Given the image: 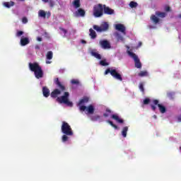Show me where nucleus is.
Returning <instances> with one entry per match:
<instances>
[{
    "label": "nucleus",
    "instance_id": "nucleus-1",
    "mask_svg": "<svg viewBox=\"0 0 181 181\" xmlns=\"http://www.w3.org/2000/svg\"><path fill=\"white\" fill-rule=\"evenodd\" d=\"M61 131L62 134H64V135L62 136V142H67V141H69V136H73L74 135L71 126H70V124H69V123L66 122H62Z\"/></svg>",
    "mask_w": 181,
    "mask_h": 181
},
{
    "label": "nucleus",
    "instance_id": "nucleus-2",
    "mask_svg": "<svg viewBox=\"0 0 181 181\" xmlns=\"http://www.w3.org/2000/svg\"><path fill=\"white\" fill-rule=\"evenodd\" d=\"M30 71H33L35 78L37 79L43 78V70L42 66L37 64V62H30L28 64Z\"/></svg>",
    "mask_w": 181,
    "mask_h": 181
},
{
    "label": "nucleus",
    "instance_id": "nucleus-3",
    "mask_svg": "<svg viewBox=\"0 0 181 181\" xmlns=\"http://www.w3.org/2000/svg\"><path fill=\"white\" fill-rule=\"evenodd\" d=\"M54 84L57 86V87L59 88V90L56 88L51 93V97L52 98H57L58 95H60L62 94V91H64L66 90V87L63 84H62V82L59 80V78H56L54 80Z\"/></svg>",
    "mask_w": 181,
    "mask_h": 181
},
{
    "label": "nucleus",
    "instance_id": "nucleus-4",
    "mask_svg": "<svg viewBox=\"0 0 181 181\" xmlns=\"http://www.w3.org/2000/svg\"><path fill=\"white\" fill-rule=\"evenodd\" d=\"M69 95L70 93H69V92H65L64 95L57 98V103H59L60 104H66L69 107H73V103L69 100Z\"/></svg>",
    "mask_w": 181,
    "mask_h": 181
},
{
    "label": "nucleus",
    "instance_id": "nucleus-5",
    "mask_svg": "<svg viewBox=\"0 0 181 181\" xmlns=\"http://www.w3.org/2000/svg\"><path fill=\"white\" fill-rule=\"evenodd\" d=\"M104 15V5L98 4L93 6V16L101 18Z\"/></svg>",
    "mask_w": 181,
    "mask_h": 181
},
{
    "label": "nucleus",
    "instance_id": "nucleus-6",
    "mask_svg": "<svg viewBox=\"0 0 181 181\" xmlns=\"http://www.w3.org/2000/svg\"><path fill=\"white\" fill-rule=\"evenodd\" d=\"M127 54L130 57H132V59H134V66L136 67V69H142V63H141V60L137 57L136 54L131 51H127Z\"/></svg>",
    "mask_w": 181,
    "mask_h": 181
},
{
    "label": "nucleus",
    "instance_id": "nucleus-7",
    "mask_svg": "<svg viewBox=\"0 0 181 181\" xmlns=\"http://www.w3.org/2000/svg\"><path fill=\"white\" fill-rule=\"evenodd\" d=\"M93 28L94 30H96V32L101 33L102 32H107L108 29H110V24H108V23L107 22H103L101 23L100 26L94 25Z\"/></svg>",
    "mask_w": 181,
    "mask_h": 181
},
{
    "label": "nucleus",
    "instance_id": "nucleus-8",
    "mask_svg": "<svg viewBox=\"0 0 181 181\" xmlns=\"http://www.w3.org/2000/svg\"><path fill=\"white\" fill-rule=\"evenodd\" d=\"M108 73H110L111 76L116 78V80H119V81H122V76L118 72H117L116 69H112L108 68L105 71V75L107 76Z\"/></svg>",
    "mask_w": 181,
    "mask_h": 181
},
{
    "label": "nucleus",
    "instance_id": "nucleus-9",
    "mask_svg": "<svg viewBox=\"0 0 181 181\" xmlns=\"http://www.w3.org/2000/svg\"><path fill=\"white\" fill-rule=\"evenodd\" d=\"M80 111H87L88 114L93 115L94 114V111L95 109L93 105H89L88 107L86 106H80L79 107Z\"/></svg>",
    "mask_w": 181,
    "mask_h": 181
},
{
    "label": "nucleus",
    "instance_id": "nucleus-10",
    "mask_svg": "<svg viewBox=\"0 0 181 181\" xmlns=\"http://www.w3.org/2000/svg\"><path fill=\"white\" fill-rule=\"evenodd\" d=\"M99 45L102 49H111V44L110 43V41L107 40H101L99 41Z\"/></svg>",
    "mask_w": 181,
    "mask_h": 181
},
{
    "label": "nucleus",
    "instance_id": "nucleus-11",
    "mask_svg": "<svg viewBox=\"0 0 181 181\" xmlns=\"http://www.w3.org/2000/svg\"><path fill=\"white\" fill-rule=\"evenodd\" d=\"M153 104L155 105H158V110L161 114H165L166 112V107L163 106V105L159 104V100L155 99L153 100Z\"/></svg>",
    "mask_w": 181,
    "mask_h": 181
},
{
    "label": "nucleus",
    "instance_id": "nucleus-12",
    "mask_svg": "<svg viewBox=\"0 0 181 181\" xmlns=\"http://www.w3.org/2000/svg\"><path fill=\"white\" fill-rule=\"evenodd\" d=\"M103 12L105 15H114V9L105 6V4L103 5Z\"/></svg>",
    "mask_w": 181,
    "mask_h": 181
},
{
    "label": "nucleus",
    "instance_id": "nucleus-13",
    "mask_svg": "<svg viewBox=\"0 0 181 181\" xmlns=\"http://www.w3.org/2000/svg\"><path fill=\"white\" fill-rule=\"evenodd\" d=\"M115 29H116V30H119V32H121L122 33H124V35L127 34L125 33V30H126L125 26L122 23L116 24Z\"/></svg>",
    "mask_w": 181,
    "mask_h": 181
},
{
    "label": "nucleus",
    "instance_id": "nucleus-14",
    "mask_svg": "<svg viewBox=\"0 0 181 181\" xmlns=\"http://www.w3.org/2000/svg\"><path fill=\"white\" fill-rule=\"evenodd\" d=\"M30 43V40H29L28 37H21L20 40V45L21 46H26V45H29Z\"/></svg>",
    "mask_w": 181,
    "mask_h": 181
},
{
    "label": "nucleus",
    "instance_id": "nucleus-15",
    "mask_svg": "<svg viewBox=\"0 0 181 181\" xmlns=\"http://www.w3.org/2000/svg\"><path fill=\"white\" fill-rule=\"evenodd\" d=\"M75 16H86V11H84L83 8L78 9V11L75 13Z\"/></svg>",
    "mask_w": 181,
    "mask_h": 181
},
{
    "label": "nucleus",
    "instance_id": "nucleus-16",
    "mask_svg": "<svg viewBox=\"0 0 181 181\" xmlns=\"http://www.w3.org/2000/svg\"><path fill=\"white\" fill-rule=\"evenodd\" d=\"M88 100L89 99L87 97L81 99L78 103V107H79V108L80 107H83V104H87V103H88Z\"/></svg>",
    "mask_w": 181,
    "mask_h": 181
},
{
    "label": "nucleus",
    "instance_id": "nucleus-17",
    "mask_svg": "<svg viewBox=\"0 0 181 181\" xmlns=\"http://www.w3.org/2000/svg\"><path fill=\"white\" fill-rule=\"evenodd\" d=\"M111 118L115 119V121H117V122H119V124H124V119L119 118V116L117 115H112Z\"/></svg>",
    "mask_w": 181,
    "mask_h": 181
},
{
    "label": "nucleus",
    "instance_id": "nucleus-18",
    "mask_svg": "<svg viewBox=\"0 0 181 181\" xmlns=\"http://www.w3.org/2000/svg\"><path fill=\"white\" fill-rule=\"evenodd\" d=\"M42 94L44 97H46V98L50 95V90H49V88H47V87L45 86L42 88Z\"/></svg>",
    "mask_w": 181,
    "mask_h": 181
},
{
    "label": "nucleus",
    "instance_id": "nucleus-19",
    "mask_svg": "<svg viewBox=\"0 0 181 181\" xmlns=\"http://www.w3.org/2000/svg\"><path fill=\"white\" fill-rule=\"evenodd\" d=\"M89 32V36L91 39H95V37H97V33L95 32L94 30H93V28H90Z\"/></svg>",
    "mask_w": 181,
    "mask_h": 181
},
{
    "label": "nucleus",
    "instance_id": "nucleus-20",
    "mask_svg": "<svg viewBox=\"0 0 181 181\" xmlns=\"http://www.w3.org/2000/svg\"><path fill=\"white\" fill-rule=\"evenodd\" d=\"M90 54L93 56V57H95V59H98V60H101V54H98V52L92 51Z\"/></svg>",
    "mask_w": 181,
    "mask_h": 181
},
{
    "label": "nucleus",
    "instance_id": "nucleus-21",
    "mask_svg": "<svg viewBox=\"0 0 181 181\" xmlns=\"http://www.w3.org/2000/svg\"><path fill=\"white\" fill-rule=\"evenodd\" d=\"M115 37L117 42H124V37H122V35L119 33H115Z\"/></svg>",
    "mask_w": 181,
    "mask_h": 181
},
{
    "label": "nucleus",
    "instance_id": "nucleus-22",
    "mask_svg": "<svg viewBox=\"0 0 181 181\" xmlns=\"http://www.w3.org/2000/svg\"><path fill=\"white\" fill-rule=\"evenodd\" d=\"M128 132V127H124L122 131V135L123 138H127V133Z\"/></svg>",
    "mask_w": 181,
    "mask_h": 181
},
{
    "label": "nucleus",
    "instance_id": "nucleus-23",
    "mask_svg": "<svg viewBox=\"0 0 181 181\" xmlns=\"http://www.w3.org/2000/svg\"><path fill=\"white\" fill-rule=\"evenodd\" d=\"M42 2H45V4L49 3V5L51 8H53L54 6V1L53 0H42Z\"/></svg>",
    "mask_w": 181,
    "mask_h": 181
},
{
    "label": "nucleus",
    "instance_id": "nucleus-24",
    "mask_svg": "<svg viewBox=\"0 0 181 181\" xmlns=\"http://www.w3.org/2000/svg\"><path fill=\"white\" fill-rule=\"evenodd\" d=\"M100 118H101V116L98 115L90 116V119L91 121H93V122L98 121V119H100Z\"/></svg>",
    "mask_w": 181,
    "mask_h": 181
},
{
    "label": "nucleus",
    "instance_id": "nucleus-25",
    "mask_svg": "<svg viewBox=\"0 0 181 181\" xmlns=\"http://www.w3.org/2000/svg\"><path fill=\"white\" fill-rule=\"evenodd\" d=\"M72 4H73L74 8H76V9L80 8V6H81L80 0H74Z\"/></svg>",
    "mask_w": 181,
    "mask_h": 181
},
{
    "label": "nucleus",
    "instance_id": "nucleus-26",
    "mask_svg": "<svg viewBox=\"0 0 181 181\" xmlns=\"http://www.w3.org/2000/svg\"><path fill=\"white\" fill-rule=\"evenodd\" d=\"M38 16H40V18H44V19L46 18V12L43 10H40L38 12Z\"/></svg>",
    "mask_w": 181,
    "mask_h": 181
},
{
    "label": "nucleus",
    "instance_id": "nucleus-27",
    "mask_svg": "<svg viewBox=\"0 0 181 181\" xmlns=\"http://www.w3.org/2000/svg\"><path fill=\"white\" fill-rule=\"evenodd\" d=\"M46 57L47 60H52L53 59V52L49 51L47 52Z\"/></svg>",
    "mask_w": 181,
    "mask_h": 181
},
{
    "label": "nucleus",
    "instance_id": "nucleus-28",
    "mask_svg": "<svg viewBox=\"0 0 181 181\" xmlns=\"http://www.w3.org/2000/svg\"><path fill=\"white\" fill-rule=\"evenodd\" d=\"M139 77H146L148 76V71H141L139 74Z\"/></svg>",
    "mask_w": 181,
    "mask_h": 181
},
{
    "label": "nucleus",
    "instance_id": "nucleus-29",
    "mask_svg": "<svg viewBox=\"0 0 181 181\" xmlns=\"http://www.w3.org/2000/svg\"><path fill=\"white\" fill-rule=\"evenodd\" d=\"M156 15L159 18H165L166 16V13L157 11L156 12Z\"/></svg>",
    "mask_w": 181,
    "mask_h": 181
},
{
    "label": "nucleus",
    "instance_id": "nucleus-30",
    "mask_svg": "<svg viewBox=\"0 0 181 181\" xmlns=\"http://www.w3.org/2000/svg\"><path fill=\"white\" fill-rule=\"evenodd\" d=\"M13 5H15L13 1H11V4L9 2L4 3V6H6V8H11V6H13Z\"/></svg>",
    "mask_w": 181,
    "mask_h": 181
},
{
    "label": "nucleus",
    "instance_id": "nucleus-31",
    "mask_svg": "<svg viewBox=\"0 0 181 181\" xmlns=\"http://www.w3.org/2000/svg\"><path fill=\"white\" fill-rule=\"evenodd\" d=\"M151 21H153L154 23H159V18H158L155 15L151 16Z\"/></svg>",
    "mask_w": 181,
    "mask_h": 181
},
{
    "label": "nucleus",
    "instance_id": "nucleus-32",
    "mask_svg": "<svg viewBox=\"0 0 181 181\" xmlns=\"http://www.w3.org/2000/svg\"><path fill=\"white\" fill-rule=\"evenodd\" d=\"M100 66H103L110 65V64L108 62H107L106 59H103V60L100 61Z\"/></svg>",
    "mask_w": 181,
    "mask_h": 181
},
{
    "label": "nucleus",
    "instance_id": "nucleus-33",
    "mask_svg": "<svg viewBox=\"0 0 181 181\" xmlns=\"http://www.w3.org/2000/svg\"><path fill=\"white\" fill-rule=\"evenodd\" d=\"M139 88L143 94L145 93V88H144V82H141L139 86Z\"/></svg>",
    "mask_w": 181,
    "mask_h": 181
},
{
    "label": "nucleus",
    "instance_id": "nucleus-34",
    "mask_svg": "<svg viewBox=\"0 0 181 181\" xmlns=\"http://www.w3.org/2000/svg\"><path fill=\"white\" fill-rule=\"evenodd\" d=\"M107 122L108 124H110V125H111V127H112L113 128H115V129H118V126H117V124H115L114 122H112V121L111 120H107Z\"/></svg>",
    "mask_w": 181,
    "mask_h": 181
},
{
    "label": "nucleus",
    "instance_id": "nucleus-35",
    "mask_svg": "<svg viewBox=\"0 0 181 181\" xmlns=\"http://www.w3.org/2000/svg\"><path fill=\"white\" fill-rule=\"evenodd\" d=\"M106 112L103 114V117H105V118H107V117H110V114H111V110L110 109H106Z\"/></svg>",
    "mask_w": 181,
    "mask_h": 181
},
{
    "label": "nucleus",
    "instance_id": "nucleus-36",
    "mask_svg": "<svg viewBox=\"0 0 181 181\" xmlns=\"http://www.w3.org/2000/svg\"><path fill=\"white\" fill-rule=\"evenodd\" d=\"M129 6H130V8H136V6H138V3H136L135 1H131L129 3Z\"/></svg>",
    "mask_w": 181,
    "mask_h": 181
},
{
    "label": "nucleus",
    "instance_id": "nucleus-37",
    "mask_svg": "<svg viewBox=\"0 0 181 181\" xmlns=\"http://www.w3.org/2000/svg\"><path fill=\"white\" fill-rule=\"evenodd\" d=\"M71 84L76 85V86H78V84H80V81L77 79H72L71 81Z\"/></svg>",
    "mask_w": 181,
    "mask_h": 181
},
{
    "label": "nucleus",
    "instance_id": "nucleus-38",
    "mask_svg": "<svg viewBox=\"0 0 181 181\" xmlns=\"http://www.w3.org/2000/svg\"><path fill=\"white\" fill-rule=\"evenodd\" d=\"M151 103V99H149L148 98H146L144 100L143 104H144V105H148V104H149Z\"/></svg>",
    "mask_w": 181,
    "mask_h": 181
},
{
    "label": "nucleus",
    "instance_id": "nucleus-39",
    "mask_svg": "<svg viewBox=\"0 0 181 181\" xmlns=\"http://www.w3.org/2000/svg\"><path fill=\"white\" fill-rule=\"evenodd\" d=\"M22 35H23V31L18 30V31H17L16 36L17 37H21V36H22Z\"/></svg>",
    "mask_w": 181,
    "mask_h": 181
},
{
    "label": "nucleus",
    "instance_id": "nucleus-40",
    "mask_svg": "<svg viewBox=\"0 0 181 181\" xmlns=\"http://www.w3.org/2000/svg\"><path fill=\"white\" fill-rule=\"evenodd\" d=\"M59 30H61V32H63V33H64V35H66V34H67V30H66V29H64V28H62V27H59Z\"/></svg>",
    "mask_w": 181,
    "mask_h": 181
},
{
    "label": "nucleus",
    "instance_id": "nucleus-41",
    "mask_svg": "<svg viewBox=\"0 0 181 181\" xmlns=\"http://www.w3.org/2000/svg\"><path fill=\"white\" fill-rule=\"evenodd\" d=\"M23 23H28V18L26 17H23L22 19Z\"/></svg>",
    "mask_w": 181,
    "mask_h": 181
},
{
    "label": "nucleus",
    "instance_id": "nucleus-42",
    "mask_svg": "<svg viewBox=\"0 0 181 181\" xmlns=\"http://www.w3.org/2000/svg\"><path fill=\"white\" fill-rule=\"evenodd\" d=\"M151 107L153 111H156V106L155 105H151Z\"/></svg>",
    "mask_w": 181,
    "mask_h": 181
},
{
    "label": "nucleus",
    "instance_id": "nucleus-43",
    "mask_svg": "<svg viewBox=\"0 0 181 181\" xmlns=\"http://www.w3.org/2000/svg\"><path fill=\"white\" fill-rule=\"evenodd\" d=\"M165 11L166 12H170V6H166L165 8Z\"/></svg>",
    "mask_w": 181,
    "mask_h": 181
},
{
    "label": "nucleus",
    "instance_id": "nucleus-44",
    "mask_svg": "<svg viewBox=\"0 0 181 181\" xmlns=\"http://www.w3.org/2000/svg\"><path fill=\"white\" fill-rule=\"evenodd\" d=\"M35 49L39 50L40 49V47L39 45H35Z\"/></svg>",
    "mask_w": 181,
    "mask_h": 181
},
{
    "label": "nucleus",
    "instance_id": "nucleus-45",
    "mask_svg": "<svg viewBox=\"0 0 181 181\" xmlns=\"http://www.w3.org/2000/svg\"><path fill=\"white\" fill-rule=\"evenodd\" d=\"M37 40L38 42H42V37H38L37 38Z\"/></svg>",
    "mask_w": 181,
    "mask_h": 181
},
{
    "label": "nucleus",
    "instance_id": "nucleus-46",
    "mask_svg": "<svg viewBox=\"0 0 181 181\" xmlns=\"http://www.w3.org/2000/svg\"><path fill=\"white\" fill-rule=\"evenodd\" d=\"M81 43L86 45V43H87V41L84 40H81Z\"/></svg>",
    "mask_w": 181,
    "mask_h": 181
},
{
    "label": "nucleus",
    "instance_id": "nucleus-47",
    "mask_svg": "<svg viewBox=\"0 0 181 181\" xmlns=\"http://www.w3.org/2000/svg\"><path fill=\"white\" fill-rule=\"evenodd\" d=\"M47 64H50L52 63V62L49 61H46Z\"/></svg>",
    "mask_w": 181,
    "mask_h": 181
},
{
    "label": "nucleus",
    "instance_id": "nucleus-48",
    "mask_svg": "<svg viewBox=\"0 0 181 181\" xmlns=\"http://www.w3.org/2000/svg\"><path fill=\"white\" fill-rule=\"evenodd\" d=\"M153 117L155 118V119H156V115H153Z\"/></svg>",
    "mask_w": 181,
    "mask_h": 181
},
{
    "label": "nucleus",
    "instance_id": "nucleus-49",
    "mask_svg": "<svg viewBox=\"0 0 181 181\" xmlns=\"http://www.w3.org/2000/svg\"><path fill=\"white\" fill-rule=\"evenodd\" d=\"M142 45V42H139V46H141Z\"/></svg>",
    "mask_w": 181,
    "mask_h": 181
},
{
    "label": "nucleus",
    "instance_id": "nucleus-50",
    "mask_svg": "<svg viewBox=\"0 0 181 181\" xmlns=\"http://www.w3.org/2000/svg\"><path fill=\"white\" fill-rule=\"evenodd\" d=\"M179 18H181V14L179 15Z\"/></svg>",
    "mask_w": 181,
    "mask_h": 181
},
{
    "label": "nucleus",
    "instance_id": "nucleus-51",
    "mask_svg": "<svg viewBox=\"0 0 181 181\" xmlns=\"http://www.w3.org/2000/svg\"><path fill=\"white\" fill-rule=\"evenodd\" d=\"M21 1H25V0H21Z\"/></svg>",
    "mask_w": 181,
    "mask_h": 181
}]
</instances>
